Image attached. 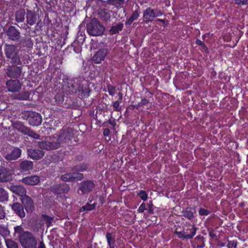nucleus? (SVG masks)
<instances>
[{"label": "nucleus", "mask_w": 248, "mask_h": 248, "mask_svg": "<svg viewBox=\"0 0 248 248\" xmlns=\"http://www.w3.org/2000/svg\"><path fill=\"white\" fill-rule=\"evenodd\" d=\"M19 241L24 248H36V240L29 232H24L20 235Z\"/></svg>", "instance_id": "obj_1"}, {"label": "nucleus", "mask_w": 248, "mask_h": 248, "mask_svg": "<svg viewBox=\"0 0 248 248\" xmlns=\"http://www.w3.org/2000/svg\"><path fill=\"white\" fill-rule=\"evenodd\" d=\"M87 31L93 36L100 35L104 31V27L96 19H93L87 25Z\"/></svg>", "instance_id": "obj_2"}, {"label": "nucleus", "mask_w": 248, "mask_h": 248, "mask_svg": "<svg viewBox=\"0 0 248 248\" xmlns=\"http://www.w3.org/2000/svg\"><path fill=\"white\" fill-rule=\"evenodd\" d=\"M162 15L161 12L159 10L148 8L143 13V19L145 21L148 22L153 20L155 17L160 16Z\"/></svg>", "instance_id": "obj_3"}, {"label": "nucleus", "mask_w": 248, "mask_h": 248, "mask_svg": "<svg viewBox=\"0 0 248 248\" xmlns=\"http://www.w3.org/2000/svg\"><path fill=\"white\" fill-rule=\"evenodd\" d=\"M28 121L29 123L33 126H37L42 122V117L38 113L29 112L28 113Z\"/></svg>", "instance_id": "obj_4"}, {"label": "nucleus", "mask_w": 248, "mask_h": 248, "mask_svg": "<svg viewBox=\"0 0 248 248\" xmlns=\"http://www.w3.org/2000/svg\"><path fill=\"white\" fill-rule=\"evenodd\" d=\"M8 90L11 92H19L22 86V84L18 80H10L6 83Z\"/></svg>", "instance_id": "obj_5"}, {"label": "nucleus", "mask_w": 248, "mask_h": 248, "mask_svg": "<svg viewBox=\"0 0 248 248\" xmlns=\"http://www.w3.org/2000/svg\"><path fill=\"white\" fill-rule=\"evenodd\" d=\"M196 229L194 227H191L189 230H186L183 232H176V234L178 235L179 238L182 239H191L195 235Z\"/></svg>", "instance_id": "obj_6"}, {"label": "nucleus", "mask_w": 248, "mask_h": 248, "mask_svg": "<svg viewBox=\"0 0 248 248\" xmlns=\"http://www.w3.org/2000/svg\"><path fill=\"white\" fill-rule=\"evenodd\" d=\"M108 50L106 49H101L98 51L93 56V61L97 63L104 61L106 56L108 54Z\"/></svg>", "instance_id": "obj_7"}, {"label": "nucleus", "mask_w": 248, "mask_h": 248, "mask_svg": "<svg viewBox=\"0 0 248 248\" xmlns=\"http://www.w3.org/2000/svg\"><path fill=\"white\" fill-rule=\"evenodd\" d=\"M22 203L28 212H31L34 209L33 203L31 199L27 195L21 198Z\"/></svg>", "instance_id": "obj_8"}, {"label": "nucleus", "mask_w": 248, "mask_h": 248, "mask_svg": "<svg viewBox=\"0 0 248 248\" xmlns=\"http://www.w3.org/2000/svg\"><path fill=\"white\" fill-rule=\"evenodd\" d=\"M21 154V151L18 148H14L10 153L7 154L5 158L8 160H13L18 158Z\"/></svg>", "instance_id": "obj_9"}, {"label": "nucleus", "mask_w": 248, "mask_h": 248, "mask_svg": "<svg viewBox=\"0 0 248 248\" xmlns=\"http://www.w3.org/2000/svg\"><path fill=\"white\" fill-rule=\"evenodd\" d=\"M38 146L43 149L53 150L58 148V144L56 142L51 143L48 141H43L38 142Z\"/></svg>", "instance_id": "obj_10"}, {"label": "nucleus", "mask_w": 248, "mask_h": 248, "mask_svg": "<svg viewBox=\"0 0 248 248\" xmlns=\"http://www.w3.org/2000/svg\"><path fill=\"white\" fill-rule=\"evenodd\" d=\"M28 155L32 159L38 160L44 155L43 151L33 149H30L28 151Z\"/></svg>", "instance_id": "obj_11"}, {"label": "nucleus", "mask_w": 248, "mask_h": 248, "mask_svg": "<svg viewBox=\"0 0 248 248\" xmlns=\"http://www.w3.org/2000/svg\"><path fill=\"white\" fill-rule=\"evenodd\" d=\"M12 174L11 171L4 168L0 169V182H6L12 180Z\"/></svg>", "instance_id": "obj_12"}, {"label": "nucleus", "mask_w": 248, "mask_h": 248, "mask_svg": "<svg viewBox=\"0 0 248 248\" xmlns=\"http://www.w3.org/2000/svg\"><path fill=\"white\" fill-rule=\"evenodd\" d=\"M82 174L80 173H67L62 175L61 177L63 181H73L74 179L81 180L83 178Z\"/></svg>", "instance_id": "obj_13"}, {"label": "nucleus", "mask_w": 248, "mask_h": 248, "mask_svg": "<svg viewBox=\"0 0 248 248\" xmlns=\"http://www.w3.org/2000/svg\"><path fill=\"white\" fill-rule=\"evenodd\" d=\"M22 182L25 184L34 186L38 184L40 182V178L38 176L34 175L31 177L24 178Z\"/></svg>", "instance_id": "obj_14"}, {"label": "nucleus", "mask_w": 248, "mask_h": 248, "mask_svg": "<svg viewBox=\"0 0 248 248\" xmlns=\"http://www.w3.org/2000/svg\"><path fill=\"white\" fill-rule=\"evenodd\" d=\"M10 189L14 193L21 196L22 198L26 195V189L22 186L12 185L10 187Z\"/></svg>", "instance_id": "obj_15"}, {"label": "nucleus", "mask_w": 248, "mask_h": 248, "mask_svg": "<svg viewBox=\"0 0 248 248\" xmlns=\"http://www.w3.org/2000/svg\"><path fill=\"white\" fill-rule=\"evenodd\" d=\"M70 131V130H67L65 131H63L59 137L58 140L59 142H68L72 138Z\"/></svg>", "instance_id": "obj_16"}, {"label": "nucleus", "mask_w": 248, "mask_h": 248, "mask_svg": "<svg viewBox=\"0 0 248 248\" xmlns=\"http://www.w3.org/2000/svg\"><path fill=\"white\" fill-rule=\"evenodd\" d=\"M12 209L20 217H23L25 216V213L24 211L23 206L19 203H16L12 206Z\"/></svg>", "instance_id": "obj_17"}, {"label": "nucleus", "mask_w": 248, "mask_h": 248, "mask_svg": "<svg viewBox=\"0 0 248 248\" xmlns=\"http://www.w3.org/2000/svg\"><path fill=\"white\" fill-rule=\"evenodd\" d=\"M69 190V187L66 185H58L54 186L52 190L57 194L67 192Z\"/></svg>", "instance_id": "obj_18"}, {"label": "nucleus", "mask_w": 248, "mask_h": 248, "mask_svg": "<svg viewBox=\"0 0 248 248\" xmlns=\"http://www.w3.org/2000/svg\"><path fill=\"white\" fill-rule=\"evenodd\" d=\"M5 53L8 58L13 59L16 54V46L13 45H7L5 48Z\"/></svg>", "instance_id": "obj_19"}, {"label": "nucleus", "mask_w": 248, "mask_h": 248, "mask_svg": "<svg viewBox=\"0 0 248 248\" xmlns=\"http://www.w3.org/2000/svg\"><path fill=\"white\" fill-rule=\"evenodd\" d=\"M94 187V184L93 182L88 181L82 184L80 190L82 192L85 193L91 191Z\"/></svg>", "instance_id": "obj_20"}, {"label": "nucleus", "mask_w": 248, "mask_h": 248, "mask_svg": "<svg viewBox=\"0 0 248 248\" xmlns=\"http://www.w3.org/2000/svg\"><path fill=\"white\" fill-rule=\"evenodd\" d=\"M123 24L119 23L113 25L109 30L110 34H113L119 32L123 28Z\"/></svg>", "instance_id": "obj_21"}, {"label": "nucleus", "mask_w": 248, "mask_h": 248, "mask_svg": "<svg viewBox=\"0 0 248 248\" xmlns=\"http://www.w3.org/2000/svg\"><path fill=\"white\" fill-rule=\"evenodd\" d=\"M30 97V93L28 92H25L14 95L15 99L18 100H28Z\"/></svg>", "instance_id": "obj_22"}, {"label": "nucleus", "mask_w": 248, "mask_h": 248, "mask_svg": "<svg viewBox=\"0 0 248 248\" xmlns=\"http://www.w3.org/2000/svg\"><path fill=\"white\" fill-rule=\"evenodd\" d=\"M8 34L12 40L16 39L18 36V32L13 27H11L9 29Z\"/></svg>", "instance_id": "obj_23"}, {"label": "nucleus", "mask_w": 248, "mask_h": 248, "mask_svg": "<svg viewBox=\"0 0 248 248\" xmlns=\"http://www.w3.org/2000/svg\"><path fill=\"white\" fill-rule=\"evenodd\" d=\"M32 162L29 161H23L20 165V168L24 170H28L32 168Z\"/></svg>", "instance_id": "obj_24"}, {"label": "nucleus", "mask_w": 248, "mask_h": 248, "mask_svg": "<svg viewBox=\"0 0 248 248\" xmlns=\"http://www.w3.org/2000/svg\"><path fill=\"white\" fill-rule=\"evenodd\" d=\"M106 238L107 239L108 243L109 245L110 248H114L115 247V241L111 234L109 233H108L106 234Z\"/></svg>", "instance_id": "obj_25"}, {"label": "nucleus", "mask_w": 248, "mask_h": 248, "mask_svg": "<svg viewBox=\"0 0 248 248\" xmlns=\"http://www.w3.org/2000/svg\"><path fill=\"white\" fill-rule=\"evenodd\" d=\"M111 12L107 10H105L103 12H102L101 14V18L103 20L107 21L110 18L111 16Z\"/></svg>", "instance_id": "obj_26"}, {"label": "nucleus", "mask_w": 248, "mask_h": 248, "mask_svg": "<svg viewBox=\"0 0 248 248\" xmlns=\"http://www.w3.org/2000/svg\"><path fill=\"white\" fill-rule=\"evenodd\" d=\"M52 220L51 217L43 215L41 218V223L42 225L45 224H50Z\"/></svg>", "instance_id": "obj_27"}, {"label": "nucleus", "mask_w": 248, "mask_h": 248, "mask_svg": "<svg viewBox=\"0 0 248 248\" xmlns=\"http://www.w3.org/2000/svg\"><path fill=\"white\" fill-rule=\"evenodd\" d=\"M27 18L28 22L30 25H31L35 23L36 18L33 14L31 13H28Z\"/></svg>", "instance_id": "obj_28"}, {"label": "nucleus", "mask_w": 248, "mask_h": 248, "mask_svg": "<svg viewBox=\"0 0 248 248\" xmlns=\"http://www.w3.org/2000/svg\"><path fill=\"white\" fill-rule=\"evenodd\" d=\"M5 243L7 248H18L17 244L10 239L5 240Z\"/></svg>", "instance_id": "obj_29"}, {"label": "nucleus", "mask_w": 248, "mask_h": 248, "mask_svg": "<svg viewBox=\"0 0 248 248\" xmlns=\"http://www.w3.org/2000/svg\"><path fill=\"white\" fill-rule=\"evenodd\" d=\"M139 16V13L137 11H135L133 13L131 17L127 20L126 23L127 24H131L133 21L138 18Z\"/></svg>", "instance_id": "obj_30"}, {"label": "nucleus", "mask_w": 248, "mask_h": 248, "mask_svg": "<svg viewBox=\"0 0 248 248\" xmlns=\"http://www.w3.org/2000/svg\"><path fill=\"white\" fill-rule=\"evenodd\" d=\"M8 198L6 192L2 188L0 187V201H4Z\"/></svg>", "instance_id": "obj_31"}, {"label": "nucleus", "mask_w": 248, "mask_h": 248, "mask_svg": "<svg viewBox=\"0 0 248 248\" xmlns=\"http://www.w3.org/2000/svg\"><path fill=\"white\" fill-rule=\"evenodd\" d=\"M138 195L139 197L143 201H146L147 199L148 198V195L147 193L143 190L140 191L139 194Z\"/></svg>", "instance_id": "obj_32"}, {"label": "nucleus", "mask_w": 248, "mask_h": 248, "mask_svg": "<svg viewBox=\"0 0 248 248\" xmlns=\"http://www.w3.org/2000/svg\"><path fill=\"white\" fill-rule=\"evenodd\" d=\"M15 233L22 234V232H23V229L21 226H17L14 228Z\"/></svg>", "instance_id": "obj_33"}, {"label": "nucleus", "mask_w": 248, "mask_h": 248, "mask_svg": "<svg viewBox=\"0 0 248 248\" xmlns=\"http://www.w3.org/2000/svg\"><path fill=\"white\" fill-rule=\"evenodd\" d=\"M95 203H93L91 204H88V205H86V206L83 207V208L85 210H88L90 211L94 209L95 207Z\"/></svg>", "instance_id": "obj_34"}, {"label": "nucleus", "mask_w": 248, "mask_h": 248, "mask_svg": "<svg viewBox=\"0 0 248 248\" xmlns=\"http://www.w3.org/2000/svg\"><path fill=\"white\" fill-rule=\"evenodd\" d=\"M196 43L198 45H200L203 47L205 52L207 51V48L205 46L204 44L202 43V42L200 40H197L196 41Z\"/></svg>", "instance_id": "obj_35"}, {"label": "nucleus", "mask_w": 248, "mask_h": 248, "mask_svg": "<svg viewBox=\"0 0 248 248\" xmlns=\"http://www.w3.org/2000/svg\"><path fill=\"white\" fill-rule=\"evenodd\" d=\"M199 212L201 215H207L209 213L207 210L205 209H201Z\"/></svg>", "instance_id": "obj_36"}, {"label": "nucleus", "mask_w": 248, "mask_h": 248, "mask_svg": "<svg viewBox=\"0 0 248 248\" xmlns=\"http://www.w3.org/2000/svg\"><path fill=\"white\" fill-rule=\"evenodd\" d=\"M146 209L145 204L144 203L141 204L138 209L140 212H143Z\"/></svg>", "instance_id": "obj_37"}, {"label": "nucleus", "mask_w": 248, "mask_h": 248, "mask_svg": "<svg viewBox=\"0 0 248 248\" xmlns=\"http://www.w3.org/2000/svg\"><path fill=\"white\" fill-rule=\"evenodd\" d=\"M248 0H235V2L238 4H246Z\"/></svg>", "instance_id": "obj_38"}, {"label": "nucleus", "mask_w": 248, "mask_h": 248, "mask_svg": "<svg viewBox=\"0 0 248 248\" xmlns=\"http://www.w3.org/2000/svg\"><path fill=\"white\" fill-rule=\"evenodd\" d=\"M4 212L2 206L0 205V219L3 218L4 217Z\"/></svg>", "instance_id": "obj_39"}, {"label": "nucleus", "mask_w": 248, "mask_h": 248, "mask_svg": "<svg viewBox=\"0 0 248 248\" xmlns=\"http://www.w3.org/2000/svg\"><path fill=\"white\" fill-rule=\"evenodd\" d=\"M16 17L17 19L19 20L20 21H22L24 19V15H18V14L16 15Z\"/></svg>", "instance_id": "obj_40"}, {"label": "nucleus", "mask_w": 248, "mask_h": 248, "mask_svg": "<svg viewBox=\"0 0 248 248\" xmlns=\"http://www.w3.org/2000/svg\"><path fill=\"white\" fill-rule=\"evenodd\" d=\"M119 102L118 101H115L113 103V108H114V109L118 110L119 108Z\"/></svg>", "instance_id": "obj_41"}, {"label": "nucleus", "mask_w": 248, "mask_h": 248, "mask_svg": "<svg viewBox=\"0 0 248 248\" xmlns=\"http://www.w3.org/2000/svg\"><path fill=\"white\" fill-rule=\"evenodd\" d=\"M185 215L187 216L188 218H190L193 217V214L192 212H188L187 211H186L185 213Z\"/></svg>", "instance_id": "obj_42"}, {"label": "nucleus", "mask_w": 248, "mask_h": 248, "mask_svg": "<svg viewBox=\"0 0 248 248\" xmlns=\"http://www.w3.org/2000/svg\"><path fill=\"white\" fill-rule=\"evenodd\" d=\"M109 130L108 129V128H106L104 130V134L105 135V136H107L109 134Z\"/></svg>", "instance_id": "obj_43"}, {"label": "nucleus", "mask_w": 248, "mask_h": 248, "mask_svg": "<svg viewBox=\"0 0 248 248\" xmlns=\"http://www.w3.org/2000/svg\"><path fill=\"white\" fill-rule=\"evenodd\" d=\"M39 248H45V245L43 242L40 243Z\"/></svg>", "instance_id": "obj_44"}, {"label": "nucleus", "mask_w": 248, "mask_h": 248, "mask_svg": "<svg viewBox=\"0 0 248 248\" xmlns=\"http://www.w3.org/2000/svg\"><path fill=\"white\" fill-rule=\"evenodd\" d=\"M147 103V100L146 99H143L141 101V103L143 105L146 104Z\"/></svg>", "instance_id": "obj_45"}, {"label": "nucleus", "mask_w": 248, "mask_h": 248, "mask_svg": "<svg viewBox=\"0 0 248 248\" xmlns=\"http://www.w3.org/2000/svg\"><path fill=\"white\" fill-rule=\"evenodd\" d=\"M157 21L162 22L163 23H165V21L163 19H158Z\"/></svg>", "instance_id": "obj_46"}, {"label": "nucleus", "mask_w": 248, "mask_h": 248, "mask_svg": "<svg viewBox=\"0 0 248 248\" xmlns=\"http://www.w3.org/2000/svg\"><path fill=\"white\" fill-rule=\"evenodd\" d=\"M86 169L85 168H80V169L78 170L79 171H83L84 170H85Z\"/></svg>", "instance_id": "obj_47"}, {"label": "nucleus", "mask_w": 248, "mask_h": 248, "mask_svg": "<svg viewBox=\"0 0 248 248\" xmlns=\"http://www.w3.org/2000/svg\"><path fill=\"white\" fill-rule=\"evenodd\" d=\"M23 128L25 130H22V131L26 132V131L27 130V128L24 127H23Z\"/></svg>", "instance_id": "obj_48"}]
</instances>
